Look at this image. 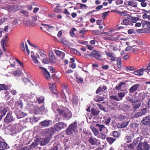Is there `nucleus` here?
<instances>
[{
  "label": "nucleus",
  "mask_w": 150,
  "mask_h": 150,
  "mask_svg": "<svg viewBox=\"0 0 150 150\" xmlns=\"http://www.w3.org/2000/svg\"><path fill=\"white\" fill-rule=\"evenodd\" d=\"M86 55L89 56L93 57L98 59H99V57L101 56L100 53L99 52L95 50H93L91 52V53L89 54H85V56L86 57Z\"/></svg>",
  "instance_id": "nucleus-3"
},
{
  "label": "nucleus",
  "mask_w": 150,
  "mask_h": 150,
  "mask_svg": "<svg viewBox=\"0 0 150 150\" xmlns=\"http://www.w3.org/2000/svg\"><path fill=\"white\" fill-rule=\"evenodd\" d=\"M127 4L128 6H131L134 8H136L137 7V2L134 1L133 0L128 1L127 2Z\"/></svg>",
  "instance_id": "nucleus-21"
},
{
  "label": "nucleus",
  "mask_w": 150,
  "mask_h": 150,
  "mask_svg": "<svg viewBox=\"0 0 150 150\" xmlns=\"http://www.w3.org/2000/svg\"><path fill=\"white\" fill-rule=\"evenodd\" d=\"M126 100L132 103L134 102V101H135L136 100H135L136 99L135 98H134V99L131 97H130L129 96H127L126 97Z\"/></svg>",
  "instance_id": "nucleus-45"
},
{
  "label": "nucleus",
  "mask_w": 150,
  "mask_h": 150,
  "mask_svg": "<svg viewBox=\"0 0 150 150\" xmlns=\"http://www.w3.org/2000/svg\"><path fill=\"white\" fill-rule=\"evenodd\" d=\"M13 75L14 76H18L19 75V70H17L13 72Z\"/></svg>",
  "instance_id": "nucleus-64"
},
{
  "label": "nucleus",
  "mask_w": 150,
  "mask_h": 150,
  "mask_svg": "<svg viewBox=\"0 0 150 150\" xmlns=\"http://www.w3.org/2000/svg\"><path fill=\"white\" fill-rule=\"evenodd\" d=\"M129 123L128 122H123L121 123H118L117 127L119 128H124L126 127Z\"/></svg>",
  "instance_id": "nucleus-23"
},
{
  "label": "nucleus",
  "mask_w": 150,
  "mask_h": 150,
  "mask_svg": "<svg viewBox=\"0 0 150 150\" xmlns=\"http://www.w3.org/2000/svg\"><path fill=\"white\" fill-rule=\"evenodd\" d=\"M42 62L43 63L45 64H47L49 63V61L47 59L46 57L42 59Z\"/></svg>",
  "instance_id": "nucleus-55"
},
{
  "label": "nucleus",
  "mask_w": 150,
  "mask_h": 150,
  "mask_svg": "<svg viewBox=\"0 0 150 150\" xmlns=\"http://www.w3.org/2000/svg\"><path fill=\"white\" fill-rule=\"evenodd\" d=\"M116 139L112 137H107L106 138V140L110 144H112Z\"/></svg>",
  "instance_id": "nucleus-28"
},
{
  "label": "nucleus",
  "mask_w": 150,
  "mask_h": 150,
  "mask_svg": "<svg viewBox=\"0 0 150 150\" xmlns=\"http://www.w3.org/2000/svg\"><path fill=\"white\" fill-rule=\"evenodd\" d=\"M38 103L39 104L43 103L44 100V98L43 97H40L38 98L37 99Z\"/></svg>",
  "instance_id": "nucleus-48"
},
{
  "label": "nucleus",
  "mask_w": 150,
  "mask_h": 150,
  "mask_svg": "<svg viewBox=\"0 0 150 150\" xmlns=\"http://www.w3.org/2000/svg\"><path fill=\"white\" fill-rule=\"evenodd\" d=\"M15 7L13 5L10 6H8L6 7L7 9L8 10V11L9 12H11L12 11H15V10H14V8Z\"/></svg>",
  "instance_id": "nucleus-43"
},
{
  "label": "nucleus",
  "mask_w": 150,
  "mask_h": 150,
  "mask_svg": "<svg viewBox=\"0 0 150 150\" xmlns=\"http://www.w3.org/2000/svg\"><path fill=\"white\" fill-rule=\"evenodd\" d=\"M100 111L99 109L95 108L94 107L92 108L91 110V112L92 115L93 116H97L99 114Z\"/></svg>",
  "instance_id": "nucleus-13"
},
{
  "label": "nucleus",
  "mask_w": 150,
  "mask_h": 150,
  "mask_svg": "<svg viewBox=\"0 0 150 150\" xmlns=\"http://www.w3.org/2000/svg\"><path fill=\"white\" fill-rule=\"evenodd\" d=\"M62 87L63 88V89L64 90H65L68 93H69L68 92H69V89L68 88V86L67 85H62Z\"/></svg>",
  "instance_id": "nucleus-54"
},
{
  "label": "nucleus",
  "mask_w": 150,
  "mask_h": 150,
  "mask_svg": "<svg viewBox=\"0 0 150 150\" xmlns=\"http://www.w3.org/2000/svg\"><path fill=\"white\" fill-rule=\"evenodd\" d=\"M147 109L144 108L140 112H138L134 115L135 117L138 118L145 114L147 112Z\"/></svg>",
  "instance_id": "nucleus-9"
},
{
  "label": "nucleus",
  "mask_w": 150,
  "mask_h": 150,
  "mask_svg": "<svg viewBox=\"0 0 150 150\" xmlns=\"http://www.w3.org/2000/svg\"><path fill=\"white\" fill-rule=\"evenodd\" d=\"M135 101H134L132 104V107L133 108L137 109L141 105V103L138 102L139 101V100L136 99Z\"/></svg>",
  "instance_id": "nucleus-18"
},
{
  "label": "nucleus",
  "mask_w": 150,
  "mask_h": 150,
  "mask_svg": "<svg viewBox=\"0 0 150 150\" xmlns=\"http://www.w3.org/2000/svg\"><path fill=\"white\" fill-rule=\"evenodd\" d=\"M49 57L50 61L52 63H54L55 58L54 55L52 52H50L49 54Z\"/></svg>",
  "instance_id": "nucleus-26"
},
{
  "label": "nucleus",
  "mask_w": 150,
  "mask_h": 150,
  "mask_svg": "<svg viewBox=\"0 0 150 150\" xmlns=\"http://www.w3.org/2000/svg\"><path fill=\"white\" fill-rule=\"evenodd\" d=\"M19 65L21 67V69H22V70L21 71H19V76L21 75V74H23V73L25 72V70L24 68V65L23 62H20L19 61Z\"/></svg>",
  "instance_id": "nucleus-37"
},
{
  "label": "nucleus",
  "mask_w": 150,
  "mask_h": 150,
  "mask_svg": "<svg viewBox=\"0 0 150 150\" xmlns=\"http://www.w3.org/2000/svg\"><path fill=\"white\" fill-rule=\"evenodd\" d=\"M92 131L94 135L95 136H97L99 134V131L95 128H93L92 129Z\"/></svg>",
  "instance_id": "nucleus-47"
},
{
  "label": "nucleus",
  "mask_w": 150,
  "mask_h": 150,
  "mask_svg": "<svg viewBox=\"0 0 150 150\" xmlns=\"http://www.w3.org/2000/svg\"><path fill=\"white\" fill-rule=\"evenodd\" d=\"M88 142L91 145H94L97 144V141L96 138H93L91 136L88 138Z\"/></svg>",
  "instance_id": "nucleus-17"
},
{
  "label": "nucleus",
  "mask_w": 150,
  "mask_h": 150,
  "mask_svg": "<svg viewBox=\"0 0 150 150\" xmlns=\"http://www.w3.org/2000/svg\"><path fill=\"white\" fill-rule=\"evenodd\" d=\"M77 30L76 28H71L69 32V33L70 36L72 37H74L75 36V33H74V32L76 31Z\"/></svg>",
  "instance_id": "nucleus-40"
},
{
  "label": "nucleus",
  "mask_w": 150,
  "mask_h": 150,
  "mask_svg": "<svg viewBox=\"0 0 150 150\" xmlns=\"http://www.w3.org/2000/svg\"><path fill=\"white\" fill-rule=\"evenodd\" d=\"M78 102V96L75 95H73L72 98V104L73 105H76Z\"/></svg>",
  "instance_id": "nucleus-29"
},
{
  "label": "nucleus",
  "mask_w": 150,
  "mask_h": 150,
  "mask_svg": "<svg viewBox=\"0 0 150 150\" xmlns=\"http://www.w3.org/2000/svg\"><path fill=\"white\" fill-rule=\"evenodd\" d=\"M76 78L78 80V82L79 83H81L83 81V80L82 78L79 76H77L76 77Z\"/></svg>",
  "instance_id": "nucleus-63"
},
{
  "label": "nucleus",
  "mask_w": 150,
  "mask_h": 150,
  "mask_svg": "<svg viewBox=\"0 0 150 150\" xmlns=\"http://www.w3.org/2000/svg\"><path fill=\"white\" fill-rule=\"evenodd\" d=\"M24 25L27 27H30L29 21H25L23 22Z\"/></svg>",
  "instance_id": "nucleus-58"
},
{
  "label": "nucleus",
  "mask_w": 150,
  "mask_h": 150,
  "mask_svg": "<svg viewBox=\"0 0 150 150\" xmlns=\"http://www.w3.org/2000/svg\"><path fill=\"white\" fill-rule=\"evenodd\" d=\"M112 135L115 137L118 138L120 135V134L118 132L115 131L113 132Z\"/></svg>",
  "instance_id": "nucleus-41"
},
{
  "label": "nucleus",
  "mask_w": 150,
  "mask_h": 150,
  "mask_svg": "<svg viewBox=\"0 0 150 150\" xmlns=\"http://www.w3.org/2000/svg\"><path fill=\"white\" fill-rule=\"evenodd\" d=\"M38 53L40 54V56L38 54H36V56L38 57V58L42 59L43 58L46 57V54H45V52L43 50L39 49V50Z\"/></svg>",
  "instance_id": "nucleus-12"
},
{
  "label": "nucleus",
  "mask_w": 150,
  "mask_h": 150,
  "mask_svg": "<svg viewBox=\"0 0 150 150\" xmlns=\"http://www.w3.org/2000/svg\"><path fill=\"white\" fill-rule=\"evenodd\" d=\"M9 88L8 86L4 84H0V91L6 90L8 89Z\"/></svg>",
  "instance_id": "nucleus-39"
},
{
  "label": "nucleus",
  "mask_w": 150,
  "mask_h": 150,
  "mask_svg": "<svg viewBox=\"0 0 150 150\" xmlns=\"http://www.w3.org/2000/svg\"><path fill=\"white\" fill-rule=\"evenodd\" d=\"M31 57L32 58V60L34 62L35 64H38V61L37 59L38 57L37 56L35 55L34 54H32L31 55Z\"/></svg>",
  "instance_id": "nucleus-35"
},
{
  "label": "nucleus",
  "mask_w": 150,
  "mask_h": 150,
  "mask_svg": "<svg viewBox=\"0 0 150 150\" xmlns=\"http://www.w3.org/2000/svg\"><path fill=\"white\" fill-rule=\"evenodd\" d=\"M135 69V68L133 67L128 66L126 67V69L127 70L132 71L134 70Z\"/></svg>",
  "instance_id": "nucleus-53"
},
{
  "label": "nucleus",
  "mask_w": 150,
  "mask_h": 150,
  "mask_svg": "<svg viewBox=\"0 0 150 150\" xmlns=\"http://www.w3.org/2000/svg\"><path fill=\"white\" fill-rule=\"evenodd\" d=\"M55 86V85L54 83H52L51 85H50V88L51 89V90L52 91V93H54L55 95H57V90L55 89H53V88H54Z\"/></svg>",
  "instance_id": "nucleus-30"
},
{
  "label": "nucleus",
  "mask_w": 150,
  "mask_h": 150,
  "mask_svg": "<svg viewBox=\"0 0 150 150\" xmlns=\"http://www.w3.org/2000/svg\"><path fill=\"white\" fill-rule=\"evenodd\" d=\"M144 150H149L150 148V146L146 142H144L142 144Z\"/></svg>",
  "instance_id": "nucleus-31"
},
{
  "label": "nucleus",
  "mask_w": 150,
  "mask_h": 150,
  "mask_svg": "<svg viewBox=\"0 0 150 150\" xmlns=\"http://www.w3.org/2000/svg\"><path fill=\"white\" fill-rule=\"evenodd\" d=\"M134 134L133 133L130 135H127L125 136V140L127 143H130L132 141V139L134 137Z\"/></svg>",
  "instance_id": "nucleus-15"
},
{
  "label": "nucleus",
  "mask_w": 150,
  "mask_h": 150,
  "mask_svg": "<svg viewBox=\"0 0 150 150\" xmlns=\"http://www.w3.org/2000/svg\"><path fill=\"white\" fill-rule=\"evenodd\" d=\"M51 122V121L50 120H45L40 123V124L43 127H48L50 125V123Z\"/></svg>",
  "instance_id": "nucleus-14"
},
{
  "label": "nucleus",
  "mask_w": 150,
  "mask_h": 150,
  "mask_svg": "<svg viewBox=\"0 0 150 150\" xmlns=\"http://www.w3.org/2000/svg\"><path fill=\"white\" fill-rule=\"evenodd\" d=\"M110 99L111 100H114L117 101H119L122 100V99H120L119 98H118L116 95L115 96L112 95L110 96Z\"/></svg>",
  "instance_id": "nucleus-36"
},
{
  "label": "nucleus",
  "mask_w": 150,
  "mask_h": 150,
  "mask_svg": "<svg viewBox=\"0 0 150 150\" xmlns=\"http://www.w3.org/2000/svg\"><path fill=\"white\" fill-rule=\"evenodd\" d=\"M67 126V125L66 123L63 122H59L55 125V129L57 131H59L66 128Z\"/></svg>",
  "instance_id": "nucleus-2"
},
{
  "label": "nucleus",
  "mask_w": 150,
  "mask_h": 150,
  "mask_svg": "<svg viewBox=\"0 0 150 150\" xmlns=\"http://www.w3.org/2000/svg\"><path fill=\"white\" fill-rule=\"evenodd\" d=\"M8 36L5 35L4 38L2 39L1 41V44L3 50L5 51V50L4 47V45L6 44V42L8 40Z\"/></svg>",
  "instance_id": "nucleus-24"
},
{
  "label": "nucleus",
  "mask_w": 150,
  "mask_h": 150,
  "mask_svg": "<svg viewBox=\"0 0 150 150\" xmlns=\"http://www.w3.org/2000/svg\"><path fill=\"white\" fill-rule=\"evenodd\" d=\"M80 7L81 8H82V9H86L88 7L85 4H80Z\"/></svg>",
  "instance_id": "nucleus-60"
},
{
  "label": "nucleus",
  "mask_w": 150,
  "mask_h": 150,
  "mask_svg": "<svg viewBox=\"0 0 150 150\" xmlns=\"http://www.w3.org/2000/svg\"><path fill=\"white\" fill-rule=\"evenodd\" d=\"M20 12L21 13L24 15L26 17L28 16L29 13L26 10H22L20 11Z\"/></svg>",
  "instance_id": "nucleus-50"
},
{
  "label": "nucleus",
  "mask_w": 150,
  "mask_h": 150,
  "mask_svg": "<svg viewBox=\"0 0 150 150\" xmlns=\"http://www.w3.org/2000/svg\"><path fill=\"white\" fill-rule=\"evenodd\" d=\"M38 144V142L35 141L33 142L30 145L31 148H33L35 147Z\"/></svg>",
  "instance_id": "nucleus-51"
},
{
  "label": "nucleus",
  "mask_w": 150,
  "mask_h": 150,
  "mask_svg": "<svg viewBox=\"0 0 150 150\" xmlns=\"http://www.w3.org/2000/svg\"><path fill=\"white\" fill-rule=\"evenodd\" d=\"M41 112L38 108H35L34 110V113L35 114H38Z\"/></svg>",
  "instance_id": "nucleus-57"
},
{
  "label": "nucleus",
  "mask_w": 150,
  "mask_h": 150,
  "mask_svg": "<svg viewBox=\"0 0 150 150\" xmlns=\"http://www.w3.org/2000/svg\"><path fill=\"white\" fill-rule=\"evenodd\" d=\"M111 120V118L109 117L105 120L104 123L106 125H108L109 123L110 122Z\"/></svg>",
  "instance_id": "nucleus-59"
},
{
  "label": "nucleus",
  "mask_w": 150,
  "mask_h": 150,
  "mask_svg": "<svg viewBox=\"0 0 150 150\" xmlns=\"http://www.w3.org/2000/svg\"><path fill=\"white\" fill-rule=\"evenodd\" d=\"M50 139V138L49 137H47L43 139L40 142V145L42 146L45 145L49 142Z\"/></svg>",
  "instance_id": "nucleus-20"
},
{
  "label": "nucleus",
  "mask_w": 150,
  "mask_h": 150,
  "mask_svg": "<svg viewBox=\"0 0 150 150\" xmlns=\"http://www.w3.org/2000/svg\"><path fill=\"white\" fill-rule=\"evenodd\" d=\"M142 125H147L150 124V116H147L144 117L141 121Z\"/></svg>",
  "instance_id": "nucleus-8"
},
{
  "label": "nucleus",
  "mask_w": 150,
  "mask_h": 150,
  "mask_svg": "<svg viewBox=\"0 0 150 150\" xmlns=\"http://www.w3.org/2000/svg\"><path fill=\"white\" fill-rule=\"evenodd\" d=\"M14 118L11 112L8 113L6 117L4 119L5 122L6 123H10L14 120Z\"/></svg>",
  "instance_id": "nucleus-7"
},
{
  "label": "nucleus",
  "mask_w": 150,
  "mask_h": 150,
  "mask_svg": "<svg viewBox=\"0 0 150 150\" xmlns=\"http://www.w3.org/2000/svg\"><path fill=\"white\" fill-rule=\"evenodd\" d=\"M144 71V69L142 68L134 71L132 73L137 76H142L143 74Z\"/></svg>",
  "instance_id": "nucleus-22"
},
{
  "label": "nucleus",
  "mask_w": 150,
  "mask_h": 150,
  "mask_svg": "<svg viewBox=\"0 0 150 150\" xmlns=\"http://www.w3.org/2000/svg\"><path fill=\"white\" fill-rule=\"evenodd\" d=\"M6 18H3L0 19V25H1L4 22L7 20Z\"/></svg>",
  "instance_id": "nucleus-61"
},
{
  "label": "nucleus",
  "mask_w": 150,
  "mask_h": 150,
  "mask_svg": "<svg viewBox=\"0 0 150 150\" xmlns=\"http://www.w3.org/2000/svg\"><path fill=\"white\" fill-rule=\"evenodd\" d=\"M9 148L8 144L5 142H0V150H4Z\"/></svg>",
  "instance_id": "nucleus-16"
},
{
  "label": "nucleus",
  "mask_w": 150,
  "mask_h": 150,
  "mask_svg": "<svg viewBox=\"0 0 150 150\" xmlns=\"http://www.w3.org/2000/svg\"><path fill=\"white\" fill-rule=\"evenodd\" d=\"M139 87V84L137 83L133 85L129 89V95L132 96L131 93H133L134 92L136 91L138 88Z\"/></svg>",
  "instance_id": "nucleus-6"
},
{
  "label": "nucleus",
  "mask_w": 150,
  "mask_h": 150,
  "mask_svg": "<svg viewBox=\"0 0 150 150\" xmlns=\"http://www.w3.org/2000/svg\"><path fill=\"white\" fill-rule=\"evenodd\" d=\"M59 144L58 143H55L53 145V146L48 150H58V149L59 148Z\"/></svg>",
  "instance_id": "nucleus-44"
},
{
  "label": "nucleus",
  "mask_w": 150,
  "mask_h": 150,
  "mask_svg": "<svg viewBox=\"0 0 150 150\" xmlns=\"http://www.w3.org/2000/svg\"><path fill=\"white\" fill-rule=\"evenodd\" d=\"M72 116V114L71 112L70 111H68L67 112H66L63 117L64 118L69 120L71 118Z\"/></svg>",
  "instance_id": "nucleus-25"
},
{
  "label": "nucleus",
  "mask_w": 150,
  "mask_h": 150,
  "mask_svg": "<svg viewBox=\"0 0 150 150\" xmlns=\"http://www.w3.org/2000/svg\"><path fill=\"white\" fill-rule=\"evenodd\" d=\"M20 47L21 50V51L24 52L25 53H26V52L28 54V55L29 54L30 50L28 49L27 45L26 44H25V48L26 49V50H25V47L24 46V44L23 42H22L21 43Z\"/></svg>",
  "instance_id": "nucleus-10"
},
{
  "label": "nucleus",
  "mask_w": 150,
  "mask_h": 150,
  "mask_svg": "<svg viewBox=\"0 0 150 150\" xmlns=\"http://www.w3.org/2000/svg\"><path fill=\"white\" fill-rule=\"evenodd\" d=\"M54 51L57 56L60 57L62 59H63L65 56V54L64 52L58 50H55Z\"/></svg>",
  "instance_id": "nucleus-19"
},
{
  "label": "nucleus",
  "mask_w": 150,
  "mask_h": 150,
  "mask_svg": "<svg viewBox=\"0 0 150 150\" xmlns=\"http://www.w3.org/2000/svg\"><path fill=\"white\" fill-rule=\"evenodd\" d=\"M126 94V93L125 92H120L118 93V94L119 98H121L122 99L123 98Z\"/></svg>",
  "instance_id": "nucleus-46"
},
{
  "label": "nucleus",
  "mask_w": 150,
  "mask_h": 150,
  "mask_svg": "<svg viewBox=\"0 0 150 150\" xmlns=\"http://www.w3.org/2000/svg\"><path fill=\"white\" fill-rule=\"evenodd\" d=\"M44 77L46 79H50V73L47 70L43 72Z\"/></svg>",
  "instance_id": "nucleus-38"
},
{
  "label": "nucleus",
  "mask_w": 150,
  "mask_h": 150,
  "mask_svg": "<svg viewBox=\"0 0 150 150\" xmlns=\"http://www.w3.org/2000/svg\"><path fill=\"white\" fill-rule=\"evenodd\" d=\"M0 108H3L0 110V119L1 120L3 117H4L7 111V108H4V105L3 103H0Z\"/></svg>",
  "instance_id": "nucleus-4"
},
{
  "label": "nucleus",
  "mask_w": 150,
  "mask_h": 150,
  "mask_svg": "<svg viewBox=\"0 0 150 150\" xmlns=\"http://www.w3.org/2000/svg\"><path fill=\"white\" fill-rule=\"evenodd\" d=\"M55 129L53 127L48 128L46 130V134L51 137L55 133Z\"/></svg>",
  "instance_id": "nucleus-11"
},
{
  "label": "nucleus",
  "mask_w": 150,
  "mask_h": 150,
  "mask_svg": "<svg viewBox=\"0 0 150 150\" xmlns=\"http://www.w3.org/2000/svg\"><path fill=\"white\" fill-rule=\"evenodd\" d=\"M93 99L96 102H99L103 100L104 98L102 96H100L98 95H96L94 97Z\"/></svg>",
  "instance_id": "nucleus-27"
},
{
  "label": "nucleus",
  "mask_w": 150,
  "mask_h": 150,
  "mask_svg": "<svg viewBox=\"0 0 150 150\" xmlns=\"http://www.w3.org/2000/svg\"><path fill=\"white\" fill-rule=\"evenodd\" d=\"M77 123L74 122L71 124L66 130V133L68 135H70L75 132L77 130Z\"/></svg>",
  "instance_id": "nucleus-1"
},
{
  "label": "nucleus",
  "mask_w": 150,
  "mask_h": 150,
  "mask_svg": "<svg viewBox=\"0 0 150 150\" xmlns=\"http://www.w3.org/2000/svg\"><path fill=\"white\" fill-rule=\"evenodd\" d=\"M96 127H98V129H99L100 132H102V129L103 128H105L104 125H100L99 124H97L96 125Z\"/></svg>",
  "instance_id": "nucleus-42"
},
{
  "label": "nucleus",
  "mask_w": 150,
  "mask_h": 150,
  "mask_svg": "<svg viewBox=\"0 0 150 150\" xmlns=\"http://www.w3.org/2000/svg\"><path fill=\"white\" fill-rule=\"evenodd\" d=\"M142 146V143H139L137 147V150H143V148Z\"/></svg>",
  "instance_id": "nucleus-52"
},
{
  "label": "nucleus",
  "mask_w": 150,
  "mask_h": 150,
  "mask_svg": "<svg viewBox=\"0 0 150 150\" xmlns=\"http://www.w3.org/2000/svg\"><path fill=\"white\" fill-rule=\"evenodd\" d=\"M123 24L125 25H130L132 24V21L129 18L124 19L123 21Z\"/></svg>",
  "instance_id": "nucleus-32"
},
{
  "label": "nucleus",
  "mask_w": 150,
  "mask_h": 150,
  "mask_svg": "<svg viewBox=\"0 0 150 150\" xmlns=\"http://www.w3.org/2000/svg\"><path fill=\"white\" fill-rule=\"evenodd\" d=\"M126 84L125 82H122L119 83L118 85H116L115 87L116 90H120L122 88V86L125 85Z\"/></svg>",
  "instance_id": "nucleus-33"
},
{
  "label": "nucleus",
  "mask_w": 150,
  "mask_h": 150,
  "mask_svg": "<svg viewBox=\"0 0 150 150\" xmlns=\"http://www.w3.org/2000/svg\"><path fill=\"white\" fill-rule=\"evenodd\" d=\"M130 19L131 21L133 23H135L136 22L137 20H139V18H138L136 17H131V18Z\"/></svg>",
  "instance_id": "nucleus-49"
},
{
  "label": "nucleus",
  "mask_w": 150,
  "mask_h": 150,
  "mask_svg": "<svg viewBox=\"0 0 150 150\" xmlns=\"http://www.w3.org/2000/svg\"><path fill=\"white\" fill-rule=\"evenodd\" d=\"M18 103H15L16 106L14 108V111L16 115L17 116L18 118V116L19 114V110L18 109Z\"/></svg>",
  "instance_id": "nucleus-34"
},
{
  "label": "nucleus",
  "mask_w": 150,
  "mask_h": 150,
  "mask_svg": "<svg viewBox=\"0 0 150 150\" xmlns=\"http://www.w3.org/2000/svg\"><path fill=\"white\" fill-rule=\"evenodd\" d=\"M107 87L105 85H103L102 86H100L96 90V93L101 95L103 92L107 90Z\"/></svg>",
  "instance_id": "nucleus-5"
},
{
  "label": "nucleus",
  "mask_w": 150,
  "mask_h": 150,
  "mask_svg": "<svg viewBox=\"0 0 150 150\" xmlns=\"http://www.w3.org/2000/svg\"><path fill=\"white\" fill-rule=\"evenodd\" d=\"M109 11H107L103 13H102V17H103L104 18H105L108 15L109 13Z\"/></svg>",
  "instance_id": "nucleus-56"
},
{
  "label": "nucleus",
  "mask_w": 150,
  "mask_h": 150,
  "mask_svg": "<svg viewBox=\"0 0 150 150\" xmlns=\"http://www.w3.org/2000/svg\"><path fill=\"white\" fill-rule=\"evenodd\" d=\"M105 54L108 57L110 58L113 56V53H112L106 52H105Z\"/></svg>",
  "instance_id": "nucleus-62"
}]
</instances>
